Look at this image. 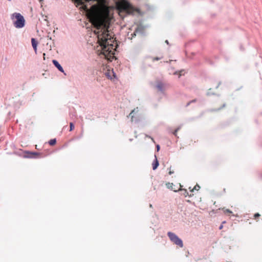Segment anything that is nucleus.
<instances>
[{
	"label": "nucleus",
	"mask_w": 262,
	"mask_h": 262,
	"mask_svg": "<svg viewBox=\"0 0 262 262\" xmlns=\"http://www.w3.org/2000/svg\"><path fill=\"white\" fill-rule=\"evenodd\" d=\"M94 25L96 26L94 32L97 35L99 46L97 50L98 54L106 60L111 61L114 55L113 38L108 33V28L103 22H96Z\"/></svg>",
	"instance_id": "1"
},
{
	"label": "nucleus",
	"mask_w": 262,
	"mask_h": 262,
	"mask_svg": "<svg viewBox=\"0 0 262 262\" xmlns=\"http://www.w3.org/2000/svg\"><path fill=\"white\" fill-rule=\"evenodd\" d=\"M11 19L13 20L14 26L16 28H22L25 25V19L19 13L15 12L11 15Z\"/></svg>",
	"instance_id": "2"
},
{
	"label": "nucleus",
	"mask_w": 262,
	"mask_h": 262,
	"mask_svg": "<svg viewBox=\"0 0 262 262\" xmlns=\"http://www.w3.org/2000/svg\"><path fill=\"white\" fill-rule=\"evenodd\" d=\"M121 12L127 15H134L136 13H139L140 10L134 7L128 2H125L121 6Z\"/></svg>",
	"instance_id": "3"
},
{
	"label": "nucleus",
	"mask_w": 262,
	"mask_h": 262,
	"mask_svg": "<svg viewBox=\"0 0 262 262\" xmlns=\"http://www.w3.org/2000/svg\"><path fill=\"white\" fill-rule=\"evenodd\" d=\"M167 236L169 238L171 242L173 244L179 246L181 248L183 247L182 240L179 238L175 233L171 232H168L167 233Z\"/></svg>",
	"instance_id": "4"
},
{
	"label": "nucleus",
	"mask_w": 262,
	"mask_h": 262,
	"mask_svg": "<svg viewBox=\"0 0 262 262\" xmlns=\"http://www.w3.org/2000/svg\"><path fill=\"white\" fill-rule=\"evenodd\" d=\"M76 7L81 6V8L84 11H88L89 8L87 5L84 3L83 0H73Z\"/></svg>",
	"instance_id": "5"
},
{
	"label": "nucleus",
	"mask_w": 262,
	"mask_h": 262,
	"mask_svg": "<svg viewBox=\"0 0 262 262\" xmlns=\"http://www.w3.org/2000/svg\"><path fill=\"white\" fill-rule=\"evenodd\" d=\"M39 153L37 152L26 151L24 152L23 157L25 158H36Z\"/></svg>",
	"instance_id": "6"
},
{
	"label": "nucleus",
	"mask_w": 262,
	"mask_h": 262,
	"mask_svg": "<svg viewBox=\"0 0 262 262\" xmlns=\"http://www.w3.org/2000/svg\"><path fill=\"white\" fill-rule=\"evenodd\" d=\"M52 63L54 66L61 73H63L64 75H66V73H64V70L62 66L60 64L58 61L55 59L52 60Z\"/></svg>",
	"instance_id": "7"
},
{
	"label": "nucleus",
	"mask_w": 262,
	"mask_h": 262,
	"mask_svg": "<svg viewBox=\"0 0 262 262\" xmlns=\"http://www.w3.org/2000/svg\"><path fill=\"white\" fill-rule=\"evenodd\" d=\"M144 33V28L142 26H138L136 28L134 32L132 34L133 37H134L136 35V33H140L141 34H143Z\"/></svg>",
	"instance_id": "8"
},
{
	"label": "nucleus",
	"mask_w": 262,
	"mask_h": 262,
	"mask_svg": "<svg viewBox=\"0 0 262 262\" xmlns=\"http://www.w3.org/2000/svg\"><path fill=\"white\" fill-rule=\"evenodd\" d=\"M155 159L154 160L152 164V169L154 170H156L158 168V167L159 165V161L157 158L156 156L155 155Z\"/></svg>",
	"instance_id": "9"
},
{
	"label": "nucleus",
	"mask_w": 262,
	"mask_h": 262,
	"mask_svg": "<svg viewBox=\"0 0 262 262\" xmlns=\"http://www.w3.org/2000/svg\"><path fill=\"white\" fill-rule=\"evenodd\" d=\"M31 43H32V47H33V49L36 52V50H37V45H38V41L36 40L35 38H31Z\"/></svg>",
	"instance_id": "10"
},
{
	"label": "nucleus",
	"mask_w": 262,
	"mask_h": 262,
	"mask_svg": "<svg viewBox=\"0 0 262 262\" xmlns=\"http://www.w3.org/2000/svg\"><path fill=\"white\" fill-rule=\"evenodd\" d=\"M156 88L158 89V90L161 92L162 93H163L164 91V85L161 82H158V83L156 85Z\"/></svg>",
	"instance_id": "11"
},
{
	"label": "nucleus",
	"mask_w": 262,
	"mask_h": 262,
	"mask_svg": "<svg viewBox=\"0 0 262 262\" xmlns=\"http://www.w3.org/2000/svg\"><path fill=\"white\" fill-rule=\"evenodd\" d=\"M180 191L181 192V194L183 195L184 196L186 197L188 195V192L187 190L185 189H181Z\"/></svg>",
	"instance_id": "12"
},
{
	"label": "nucleus",
	"mask_w": 262,
	"mask_h": 262,
	"mask_svg": "<svg viewBox=\"0 0 262 262\" xmlns=\"http://www.w3.org/2000/svg\"><path fill=\"white\" fill-rule=\"evenodd\" d=\"M56 143V139L55 138H54V139H51V140L49 141V144L51 146H53V145H54Z\"/></svg>",
	"instance_id": "13"
},
{
	"label": "nucleus",
	"mask_w": 262,
	"mask_h": 262,
	"mask_svg": "<svg viewBox=\"0 0 262 262\" xmlns=\"http://www.w3.org/2000/svg\"><path fill=\"white\" fill-rule=\"evenodd\" d=\"M184 70H182L180 71H176L174 72V74L177 75L179 74V77H180L181 75H184Z\"/></svg>",
	"instance_id": "14"
},
{
	"label": "nucleus",
	"mask_w": 262,
	"mask_h": 262,
	"mask_svg": "<svg viewBox=\"0 0 262 262\" xmlns=\"http://www.w3.org/2000/svg\"><path fill=\"white\" fill-rule=\"evenodd\" d=\"M167 186V187L169 189H171V190H173L175 192H177V190H174L173 188V184L172 183H168V184H166Z\"/></svg>",
	"instance_id": "15"
},
{
	"label": "nucleus",
	"mask_w": 262,
	"mask_h": 262,
	"mask_svg": "<svg viewBox=\"0 0 262 262\" xmlns=\"http://www.w3.org/2000/svg\"><path fill=\"white\" fill-rule=\"evenodd\" d=\"M135 110H133L132 111V112L130 113V114H129V115L128 116V117H130L131 118V120L132 121H133V118H134V116H133V114L135 112Z\"/></svg>",
	"instance_id": "16"
},
{
	"label": "nucleus",
	"mask_w": 262,
	"mask_h": 262,
	"mask_svg": "<svg viewBox=\"0 0 262 262\" xmlns=\"http://www.w3.org/2000/svg\"><path fill=\"white\" fill-rule=\"evenodd\" d=\"M74 128V124L73 122L70 123V131H72Z\"/></svg>",
	"instance_id": "17"
},
{
	"label": "nucleus",
	"mask_w": 262,
	"mask_h": 262,
	"mask_svg": "<svg viewBox=\"0 0 262 262\" xmlns=\"http://www.w3.org/2000/svg\"><path fill=\"white\" fill-rule=\"evenodd\" d=\"M181 128V126H179L177 128H176L175 129V130L173 132V134L175 136H177V132Z\"/></svg>",
	"instance_id": "18"
},
{
	"label": "nucleus",
	"mask_w": 262,
	"mask_h": 262,
	"mask_svg": "<svg viewBox=\"0 0 262 262\" xmlns=\"http://www.w3.org/2000/svg\"><path fill=\"white\" fill-rule=\"evenodd\" d=\"M200 187L199 185L196 184L193 188V189L191 190V191H193V190H199L200 189Z\"/></svg>",
	"instance_id": "19"
},
{
	"label": "nucleus",
	"mask_w": 262,
	"mask_h": 262,
	"mask_svg": "<svg viewBox=\"0 0 262 262\" xmlns=\"http://www.w3.org/2000/svg\"><path fill=\"white\" fill-rule=\"evenodd\" d=\"M105 75H106V76L108 79H112V77H111V75H110V72H106V73H105Z\"/></svg>",
	"instance_id": "20"
},
{
	"label": "nucleus",
	"mask_w": 262,
	"mask_h": 262,
	"mask_svg": "<svg viewBox=\"0 0 262 262\" xmlns=\"http://www.w3.org/2000/svg\"><path fill=\"white\" fill-rule=\"evenodd\" d=\"M86 2L90 3V4H92L93 3L97 2V0H86Z\"/></svg>",
	"instance_id": "21"
},
{
	"label": "nucleus",
	"mask_w": 262,
	"mask_h": 262,
	"mask_svg": "<svg viewBox=\"0 0 262 262\" xmlns=\"http://www.w3.org/2000/svg\"><path fill=\"white\" fill-rule=\"evenodd\" d=\"M196 100L195 99H193L190 101H189V102H188L186 105V106H188L191 103H192V102H196Z\"/></svg>",
	"instance_id": "22"
},
{
	"label": "nucleus",
	"mask_w": 262,
	"mask_h": 262,
	"mask_svg": "<svg viewBox=\"0 0 262 262\" xmlns=\"http://www.w3.org/2000/svg\"><path fill=\"white\" fill-rule=\"evenodd\" d=\"M224 212H225V213H229V214H231V213H232V212L230 210H229V209H226V210L224 211Z\"/></svg>",
	"instance_id": "23"
},
{
	"label": "nucleus",
	"mask_w": 262,
	"mask_h": 262,
	"mask_svg": "<svg viewBox=\"0 0 262 262\" xmlns=\"http://www.w3.org/2000/svg\"><path fill=\"white\" fill-rule=\"evenodd\" d=\"M211 90V89H209L208 90V92H207V94H206V95H207V96H210V95H214V93H211V92H209Z\"/></svg>",
	"instance_id": "24"
},
{
	"label": "nucleus",
	"mask_w": 262,
	"mask_h": 262,
	"mask_svg": "<svg viewBox=\"0 0 262 262\" xmlns=\"http://www.w3.org/2000/svg\"><path fill=\"white\" fill-rule=\"evenodd\" d=\"M161 59V57H156L153 58L152 61H156V60H159Z\"/></svg>",
	"instance_id": "25"
},
{
	"label": "nucleus",
	"mask_w": 262,
	"mask_h": 262,
	"mask_svg": "<svg viewBox=\"0 0 262 262\" xmlns=\"http://www.w3.org/2000/svg\"><path fill=\"white\" fill-rule=\"evenodd\" d=\"M225 106H226V104H225V103H224V104H223V105H222V107H221V108H217V109L215 110V111H219V110H220L222 108H224V107H225Z\"/></svg>",
	"instance_id": "26"
},
{
	"label": "nucleus",
	"mask_w": 262,
	"mask_h": 262,
	"mask_svg": "<svg viewBox=\"0 0 262 262\" xmlns=\"http://www.w3.org/2000/svg\"><path fill=\"white\" fill-rule=\"evenodd\" d=\"M156 149H157V151H158L160 150V146L158 144H157L156 145Z\"/></svg>",
	"instance_id": "27"
},
{
	"label": "nucleus",
	"mask_w": 262,
	"mask_h": 262,
	"mask_svg": "<svg viewBox=\"0 0 262 262\" xmlns=\"http://www.w3.org/2000/svg\"><path fill=\"white\" fill-rule=\"evenodd\" d=\"M260 216V214L258 213H256L254 214L255 218H257Z\"/></svg>",
	"instance_id": "28"
},
{
	"label": "nucleus",
	"mask_w": 262,
	"mask_h": 262,
	"mask_svg": "<svg viewBox=\"0 0 262 262\" xmlns=\"http://www.w3.org/2000/svg\"><path fill=\"white\" fill-rule=\"evenodd\" d=\"M43 59L45 60L46 59V53H43Z\"/></svg>",
	"instance_id": "29"
},
{
	"label": "nucleus",
	"mask_w": 262,
	"mask_h": 262,
	"mask_svg": "<svg viewBox=\"0 0 262 262\" xmlns=\"http://www.w3.org/2000/svg\"><path fill=\"white\" fill-rule=\"evenodd\" d=\"M221 82H220L218 84V85L216 86V89H217L219 88V86H220V85L221 84Z\"/></svg>",
	"instance_id": "30"
},
{
	"label": "nucleus",
	"mask_w": 262,
	"mask_h": 262,
	"mask_svg": "<svg viewBox=\"0 0 262 262\" xmlns=\"http://www.w3.org/2000/svg\"><path fill=\"white\" fill-rule=\"evenodd\" d=\"M173 173V171H169V174H172V173Z\"/></svg>",
	"instance_id": "31"
},
{
	"label": "nucleus",
	"mask_w": 262,
	"mask_h": 262,
	"mask_svg": "<svg viewBox=\"0 0 262 262\" xmlns=\"http://www.w3.org/2000/svg\"><path fill=\"white\" fill-rule=\"evenodd\" d=\"M222 228H223V225H221V226H220V227H219V229H222Z\"/></svg>",
	"instance_id": "32"
},
{
	"label": "nucleus",
	"mask_w": 262,
	"mask_h": 262,
	"mask_svg": "<svg viewBox=\"0 0 262 262\" xmlns=\"http://www.w3.org/2000/svg\"><path fill=\"white\" fill-rule=\"evenodd\" d=\"M165 42H166L167 45H169V42H168V41L167 40H166L165 41Z\"/></svg>",
	"instance_id": "33"
},
{
	"label": "nucleus",
	"mask_w": 262,
	"mask_h": 262,
	"mask_svg": "<svg viewBox=\"0 0 262 262\" xmlns=\"http://www.w3.org/2000/svg\"><path fill=\"white\" fill-rule=\"evenodd\" d=\"M149 207H150V208H151V207H152V205H151V204H150V205H149Z\"/></svg>",
	"instance_id": "34"
}]
</instances>
